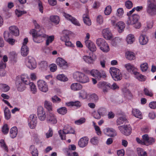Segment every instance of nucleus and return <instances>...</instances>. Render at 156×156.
<instances>
[{
  "label": "nucleus",
  "mask_w": 156,
  "mask_h": 156,
  "mask_svg": "<svg viewBox=\"0 0 156 156\" xmlns=\"http://www.w3.org/2000/svg\"><path fill=\"white\" fill-rule=\"evenodd\" d=\"M75 131L72 128L68 125H66L62 130L58 131V133L62 140L66 139V134H74Z\"/></svg>",
  "instance_id": "1"
},
{
  "label": "nucleus",
  "mask_w": 156,
  "mask_h": 156,
  "mask_svg": "<svg viewBox=\"0 0 156 156\" xmlns=\"http://www.w3.org/2000/svg\"><path fill=\"white\" fill-rule=\"evenodd\" d=\"M147 11L151 16L156 14V5L155 0H148Z\"/></svg>",
  "instance_id": "2"
},
{
  "label": "nucleus",
  "mask_w": 156,
  "mask_h": 156,
  "mask_svg": "<svg viewBox=\"0 0 156 156\" xmlns=\"http://www.w3.org/2000/svg\"><path fill=\"white\" fill-rule=\"evenodd\" d=\"M111 75L115 81L120 80L122 78V75L119 69L113 67L110 69Z\"/></svg>",
  "instance_id": "3"
},
{
  "label": "nucleus",
  "mask_w": 156,
  "mask_h": 156,
  "mask_svg": "<svg viewBox=\"0 0 156 156\" xmlns=\"http://www.w3.org/2000/svg\"><path fill=\"white\" fill-rule=\"evenodd\" d=\"M118 128L120 132L126 136L129 135L131 132L132 128L129 125L119 126Z\"/></svg>",
  "instance_id": "4"
},
{
  "label": "nucleus",
  "mask_w": 156,
  "mask_h": 156,
  "mask_svg": "<svg viewBox=\"0 0 156 156\" xmlns=\"http://www.w3.org/2000/svg\"><path fill=\"white\" fill-rule=\"evenodd\" d=\"M91 75L98 80H101V78H104L106 77V75L104 71L100 72L97 69H92L90 72Z\"/></svg>",
  "instance_id": "5"
},
{
  "label": "nucleus",
  "mask_w": 156,
  "mask_h": 156,
  "mask_svg": "<svg viewBox=\"0 0 156 156\" xmlns=\"http://www.w3.org/2000/svg\"><path fill=\"white\" fill-rule=\"evenodd\" d=\"M26 65L30 69H33L36 68L37 63L34 58L29 56L26 60Z\"/></svg>",
  "instance_id": "6"
},
{
  "label": "nucleus",
  "mask_w": 156,
  "mask_h": 156,
  "mask_svg": "<svg viewBox=\"0 0 156 156\" xmlns=\"http://www.w3.org/2000/svg\"><path fill=\"white\" fill-rule=\"evenodd\" d=\"M37 117L36 115L34 114H32L29 116L28 119V125L30 127L33 129L36 126L37 123Z\"/></svg>",
  "instance_id": "7"
},
{
  "label": "nucleus",
  "mask_w": 156,
  "mask_h": 156,
  "mask_svg": "<svg viewBox=\"0 0 156 156\" xmlns=\"http://www.w3.org/2000/svg\"><path fill=\"white\" fill-rule=\"evenodd\" d=\"M97 87L99 89H102L105 93L107 92L111 88L110 83L104 81L99 82L97 84Z\"/></svg>",
  "instance_id": "8"
},
{
  "label": "nucleus",
  "mask_w": 156,
  "mask_h": 156,
  "mask_svg": "<svg viewBox=\"0 0 156 156\" xmlns=\"http://www.w3.org/2000/svg\"><path fill=\"white\" fill-rule=\"evenodd\" d=\"M46 121L48 123L51 124L57 123V120L55 115L52 112H48L47 114Z\"/></svg>",
  "instance_id": "9"
},
{
  "label": "nucleus",
  "mask_w": 156,
  "mask_h": 156,
  "mask_svg": "<svg viewBox=\"0 0 156 156\" xmlns=\"http://www.w3.org/2000/svg\"><path fill=\"white\" fill-rule=\"evenodd\" d=\"M39 89L41 91L46 92L48 90V87L47 83L43 80H39L37 82Z\"/></svg>",
  "instance_id": "10"
},
{
  "label": "nucleus",
  "mask_w": 156,
  "mask_h": 156,
  "mask_svg": "<svg viewBox=\"0 0 156 156\" xmlns=\"http://www.w3.org/2000/svg\"><path fill=\"white\" fill-rule=\"evenodd\" d=\"M37 115L39 119L41 121L44 120L46 118L44 108L39 107L37 108Z\"/></svg>",
  "instance_id": "11"
},
{
  "label": "nucleus",
  "mask_w": 156,
  "mask_h": 156,
  "mask_svg": "<svg viewBox=\"0 0 156 156\" xmlns=\"http://www.w3.org/2000/svg\"><path fill=\"white\" fill-rule=\"evenodd\" d=\"M46 35L42 31L38 33L33 38L34 41L37 43H40L43 41V38L46 37Z\"/></svg>",
  "instance_id": "12"
},
{
  "label": "nucleus",
  "mask_w": 156,
  "mask_h": 156,
  "mask_svg": "<svg viewBox=\"0 0 156 156\" xmlns=\"http://www.w3.org/2000/svg\"><path fill=\"white\" fill-rule=\"evenodd\" d=\"M62 14L67 19L70 20L73 24L78 26H80V23L75 18L72 17L69 14L64 12Z\"/></svg>",
  "instance_id": "13"
},
{
  "label": "nucleus",
  "mask_w": 156,
  "mask_h": 156,
  "mask_svg": "<svg viewBox=\"0 0 156 156\" xmlns=\"http://www.w3.org/2000/svg\"><path fill=\"white\" fill-rule=\"evenodd\" d=\"M86 47L92 52L95 51L97 50V48L95 44L91 41H85Z\"/></svg>",
  "instance_id": "14"
},
{
  "label": "nucleus",
  "mask_w": 156,
  "mask_h": 156,
  "mask_svg": "<svg viewBox=\"0 0 156 156\" xmlns=\"http://www.w3.org/2000/svg\"><path fill=\"white\" fill-rule=\"evenodd\" d=\"M124 67L128 72L133 74H134L136 71H137V69L130 63L125 64Z\"/></svg>",
  "instance_id": "15"
},
{
  "label": "nucleus",
  "mask_w": 156,
  "mask_h": 156,
  "mask_svg": "<svg viewBox=\"0 0 156 156\" xmlns=\"http://www.w3.org/2000/svg\"><path fill=\"white\" fill-rule=\"evenodd\" d=\"M16 84L17 90L20 91H22L26 88L25 85L21 82L20 79L16 81Z\"/></svg>",
  "instance_id": "16"
},
{
  "label": "nucleus",
  "mask_w": 156,
  "mask_h": 156,
  "mask_svg": "<svg viewBox=\"0 0 156 156\" xmlns=\"http://www.w3.org/2000/svg\"><path fill=\"white\" fill-rule=\"evenodd\" d=\"M88 140L89 139L87 137H83L78 142V145L80 147H84L87 145Z\"/></svg>",
  "instance_id": "17"
},
{
  "label": "nucleus",
  "mask_w": 156,
  "mask_h": 156,
  "mask_svg": "<svg viewBox=\"0 0 156 156\" xmlns=\"http://www.w3.org/2000/svg\"><path fill=\"white\" fill-rule=\"evenodd\" d=\"M57 65L62 68L67 66V62L63 59L60 58H58L56 59Z\"/></svg>",
  "instance_id": "18"
},
{
  "label": "nucleus",
  "mask_w": 156,
  "mask_h": 156,
  "mask_svg": "<svg viewBox=\"0 0 156 156\" xmlns=\"http://www.w3.org/2000/svg\"><path fill=\"white\" fill-rule=\"evenodd\" d=\"M104 37L107 39H110L112 37V34L108 28L104 29L102 31Z\"/></svg>",
  "instance_id": "19"
},
{
  "label": "nucleus",
  "mask_w": 156,
  "mask_h": 156,
  "mask_svg": "<svg viewBox=\"0 0 156 156\" xmlns=\"http://www.w3.org/2000/svg\"><path fill=\"white\" fill-rule=\"evenodd\" d=\"M104 132L106 134L111 137H114L117 135L115 130L113 129L107 128L104 129Z\"/></svg>",
  "instance_id": "20"
},
{
  "label": "nucleus",
  "mask_w": 156,
  "mask_h": 156,
  "mask_svg": "<svg viewBox=\"0 0 156 156\" xmlns=\"http://www.w3.org/2000/svg\"><path fill=\"white\" fill-rule=\"evenodd\" d=\"M10 33L12 35L18 36L19 35V30L18 28L15 26H12L9 27Z\"/></svg>",
  "instance_id": "21"
},
{
  "label": "nucleus",
  "mask_w": 156,
  "mask_h": 156,
  "mask_svg": "<svg viewBox=\"0 0 156 156\" xmlns=\"http://www.w3.org/2000/svg\"><path fill=\"white\" fill-rule=\"evenodd\" d=\"M132 113L135 117L141 119L143 118L142 114L141 112L138 109L134 108L133 109Z\"/></svg>",
  "instance_id": "22"
},
{
  "label": "nucleus",
  "mask_w": 156,
  "mask_h": 156,
  "mask_svg": "<svg viewBox=\"0 0 156 156\" xmlns=\"http://www.w3.org/2000/svg\"><path fill=\"white\" fill-rule=\"evenodd\" d=\"M83 22L85 24L89 26L91 25V21L89 18L87 12L83 14Z\"/></svg>",
  "instance_id": "23"
},
{
  "label": "nucleus",
  "mask_w": 156,
  "mask_h": 156,
  "mask_svg": "<svg viewBox=\"0 0 156 156\" xmlns=\"http://www.w3.org/2000/svg\"><path fill=\"white\" fill-rule=\"evenodd\" d=\"M118 27V30L119 33H121L125 27V24L122 22L120 21L116 24V26Z\"/></svg>",
  "instance_id": "24"
},
{
  "label": "nucleus",
  "mask_w": 156,
  "mask_h": 156,
  "mask_svg": "<svg viewBox=\"0 0 156 156\" xmlns=\"http://www.w3.org/2000/svg\"><path fill=\"white\" fill-rule=\"evenodd\" d=\"M70 88L71 89L73 90H78L82 89V86L79 83H74L71 85Z\"/></svg>",
  "instance_id": "25"
},
{
  "label": "nucleus",
  "mask_w": 156,
  "mask_h": 156,
  "mask_svg": "<svg viewBox=\"0 0 156 156\" xmlns=\"http://www.w3.org/2000/svg\"><path fill=\"white\" fill-rule=\"evenodd\" d=\"M66 104L68 106H75L78 108L80 107L81 106V103L79 101L68 102L66 103Z\"/></svg>",
  "instance_id": "26"
},
{
  "label": "nucleus",
  "mask_w": 156,
  "mask_h": 156,
  "mask_svg": "<svg viewBox=\"0 0 156 156\" xmlns=\"http://www.w3.org/2000/svg\"><path fill=\"white\" fill-rule=\"evenodd\" d=\"M139 40L140 44L142 45L146 44L148 41L147 37L145 35L143 34L140 36Z\"/></svg>",
  "instance_id": "27"
},
{
  "label": "nucleus",
  "mask_w": 156,
  "mask_h": 156,
  "mask_svg": "<svg viewBox=\"0 0 156 156\" xmlns=\"http://www.w3.org/2000/svg\"><path fill=\"white\" fill-rule=\"evenodd\" d=\"M133 74L134 75L135 77L140 81H144L145 80L146 77L145 76L140 74L137 71H136Z\"/></svg>",
  "instance_id": "28"
},
{
  "label": "nucleus",
  "mask_w": 156,
  "mask_h": 156,
  "mask_svg": "<svg viewBox=\"0 0 156 156\" xmlns=\"http://www.w3.org/2000/svg\"><path fill=\"white\" fill-rule=\"evenodd\" d=\"M83 58L84 61L88 63L92 64L94 61V60L91 56H84Z\"/></svg>",
  "instance_id": "29"
},
{
  "label": "nucleus",
  "mask_w": 156,
  "mask_h": 156,
  "mask_svg": "<svg viewBox=\"0 0 156 156\" xmlns=\"http://www.w3.org/2000/svg\"><path fill=\"white\" fill-rule=\"evenodd\" d=\"M17 129L16 127H12L10 131V136L12 138L15 137L17 135Z\"/></svg>",
  "instance_id": "30"
},
{
  "label": "nucleus",
  "mask_w": 156,
  "mask_h": 156,
  "mask_svg": "<svg viewBox=\"0 0 156 156\" xmlns=\"http://www.w3.org/2000/svg\"><path fill=\"white\" fill-rule=\"evenodd\" d=\"M29 53V49L27 45H22L21 51V54L23 56H27Z\"/></svg>",
  "instance_id": "31"
},
{
  "label": "nucleus",
  "mask_w": 156,
  "mask_h": 156,
  "mask_svg": "<svg viewBox=\"0 0 156 156\" xmlns=\"http://www.w3.org/2000/svg\"><path fill=\"white\" fill-rule=\"evenodd\" d=\"M126 58L129 60H134L135 59V54L133 52L128 51L126 53Z\"/></svg>",
  "instance_id": "32"
},
{
  "label": "nucleus",
  "mask_w": 156,
  "mask_h": 156,
  "mask_svg": "<svg viewBox=\"0 0 156 156\" xmlns=\"http://www.w3.org/2000/svg\"><path fill=\"white\" fill-rule=\"evenodd\" d=\"M19 79L26 85H28L30 82L29 78H27V76L26 75H22L21 76L20 79Z\"/></svg>",
  "instance_id": "33"
},
{
  "label": "nucleus",
  "mask_w": 156,
  "mask_h": 156,
  "mask_svg": "<svg viewBox=\"0 0 156 156\" xmlns=\"http://www.w3.org/2000/svg\"><path fill=\"white\" fill-rule=\"evenodd\" d=\"M89 81V79L87 75L83 73L79 82L84 83H87Z\"/></svg>",
  "instance_id": "34"
},
{
  "label": "nucleus",
  "mask_w": 156,
  "mask_h": 156,
  "mask_svg": "<svg viewBox=\"0 0 156 156\" xmlns=\"http://www.w3.org/2000/svg\"><path fill=\"white\" fill-rule=\"evenodd\" d=\"M82 73H83L79 71L75 72L73 73V78L76 81L79 82Z\"/></svg>",
  "instance_id": "35"
},
{
  "label": "nucleus",
  "mask_w": 156,
  "mask_h": 156,
  "mask_svg": "<svg viewBox=\"0 0 156 156\" xmlns=\"http://www.w3.org/2000/svg\"><path fill=\"white\" fill-rule=\"evenodd\" d=\"M99 48L102 51L105 52H108L110 50L109 46L106 42L101 46H100Z\"/></svg>",
  "instance_id": "36"
},
{
  "label": "nucleus",
  "mask_w": 156,
  "mask_h": 156,
  "mask_svg": "<svg viewBox=\"0 0 156 156\" xmlns=\"http://www.w3.org/2000/svg\"><path fill=\"white\" fill-rule=\"evenodd\" d=\"M28 85L30 86V88L32 93L35 94L37 92V89L35 84L33 82H30Z\"/></svg>",
  "instance_id": "37"
},
{
  "label": "nucleus",
  "mask_w": 156,
  "mask_h": 156,
  "mask_svg": "<svg viewBox=\"0 0 156 156\" xmlns=\"http://www.w3.org/2000/svg\"><path fill=\"white\" fill-rule=\"evenodd\" d=\"M50 20L51 22L56 24L59 23L60 21L59 17L57 16H52L50 17Z\"/></svg>",
  "instance_id": "38"
},
{
  "label": "nucleus",
  "mask_w": 156,
  "mask_h": 156,
  "mask_svg": "<svg viewBox=\"0 0 156 156\" xmlns=\"http://www.w3.org/2000/svg\"><path fill=\"white\" fill-rule=\"evenodd\" d=\"M30 150L32 156H38V151L34 146L31 145L30 147Z\"/></svg>",
  "instance_id": "39"
},
{
  "label": "nucleus",
  "mask_w": 156,
  "mask_h": 156,
  "mask_svg": "<svg viewBox=\"0 0 156 156\" xmlns=\"http://www.w3.org/2000/svg\"><path fill=\"white\" fill-rule=\"evenodd\" d=\"M45 107L48 110L49 112L52 110V104L49 101H45L44 102Z\"/></svg>",
  "instance_id": "40"
},
{
  "label": "nucleus",
  "mask_w": 156,
  "mask_h": 156,
  "mask_svg": "<svg viewBox=\"0 0 156 156\" xmlns=\"http://www.w3.org/2000/svg\"><path fill=\"white\" fill-rule=\"evenodd\" d=\"M126 41L129 44L132 43L135 40V38L133 35L129 34L126 37Z\"/></svg>",
  "instance_id": "41"
},
{
  "label": "nucleus",
  "mask_w": 156,
  "mask_h": 156,
  "mask_svg": "<svg viewBox=\"0 0 156 156\" xmlns=\"http://www.w3.org/2000/svg\"><path fill=\"white\" fill-rule=\"evenodd\" d=\"M4 114L5 118L7 120L9 119L11 117L10 112L8 108L5 107L4 110Z\"/></svg>",
  "instance_id": "42"
},
{
  "label": "nucleus",
  "mask_w": 156,
  "mask_h": 156,
  "mask_svg": "<svg viewBox=\"0 0 156 156\" xmlns=\"http://www.w3.org/2000/svg\"><path fill=\"white\" fill-rule=\"evenodd\" d=\"M57 111L59 114L62 115H64L67 113V110L66 107H62L58 109Z\"/></svg>",
  "instance_id": "43"
},
{
  "label": "nucleus",
  "mask_w": 156,
  "mask_h": 156,
  "mask_svg": "<svg viewBox=\"0 0 156 156\" xmlns=\"http://www.w3.org/2000/svg\"><path fill=\"white\" fill-rule=\"evenodd\" d=\"M122 40L121 38L116 37L112 41V43L113 45L115 46L117 44L120 43Z\"/></svg>",
  "instance_id": "44"
},
{
  "label": "nucleus",
  "mask_w": 156,
  "mask_h": 156,
  "mask_svg": "<svg viewBox=\"0 0 156 156\" xmlns=\"http://www.w3.org/2000/svg\"><path fill=\"white\" fill-rule=\"evenodd\" d=\"M126 121V119L124 117H121L118 119L117 120V125H120Z\"/></svg>",
  "instance_id": "45"
},
{
  "label": "nucleus",
  "mask_w": 156,
  "mask_h": 156,
  "mask_svg": "<svg viewBox=\"0 0 156 156\" xmlns=\"http://www.w3.org/2000/svg\"><path fill=\"white\" fill-rule=\"evenodd\" d=\"M105 42V40L101 38H98L96 40V44L99 47Z\"/></svg>",
  "instance_id": "46"
},
{
  "label": "nucleus",
  "mask_w": 156,
  "mask_h": 156,
  "mask_svg": "<svg viewBox=\"0 0 156 156\" xmlns=\"http://www.w3.org/2000/svg\"><path fill=\"white\" fill-rule=\"evenodd\" d=\"M57 78L61 81H66L68 80V78L63 74L58 75L57 76Z\"/></svg>",
  "instance_id": "47"
},
{
  "label": "nucleus",
  "mask_w": 156,
  "mask_h": 156,
  "mask_svg": "<svg viewBox=\"0 0 156 156\" xmlns=\"http://www.w3.org/2000/svg\"><path fill=\"white\" fill-rule=\"evenodd\" d=\"M79 97L83 99H85L87 98V92L83 90H81L79 93Z\"/></svg>",
  "instance_id": "48"
},
{
  "label": "nucleus",
  "mask_w": 156,
  "mask_h": 156,
  "mask_svg": "<svg viewBox=\"0 0 156 156\" xmlns=\"http://www.w3.org/2000/svg\"><path fill=\"white\" fill-rule=\"evenodd\" d=\"M111 7L110 5H108L105 8L104 11V13L105 15H108L111 13Z\"/></svg>",
  "instance_id": "49"
},
{
  "label": "nucleus",
  "mask_w": 156,
  "mask_h": 156,
  "mask_svg": "<svg viewBox=\"0 0 156 156\" xmlns=\"http://www.w3.org/2000/svg\"><path fill=\"white\" fill-rule=\"evenodd\" d=\"M39 65L40 67L42 69H46L48 66L47 63L45 61H41L39 63Z\"/></svg>",
  "instance_id": "50"
},
{
  "label": "nucleus",
  "mask_w": 156,
  "mask_h": 156,
  "mask_svg": "<svg viewBox=\"0 0 156 156\" xmlns=\"http://www.w3.org/2000/svg\"><path fill=\"white\" fill-rule=\"evenodd\" d=\"M140 66L141 70L142 72H146L148 68L147 64L146 63L141 64Z\"/></svg>",
  "instance_id": "51"
},
{
  "label": "nucleus",
  "mask_w": 156,
  "mask_h": 156,
  "mask_svg": "<svg viewBox=\"0 0 156 156\" xmlns=\"http://www.w3.org/2000/svg\"><path fill=\"white\" fill-rule=\"evenodd\" d=\"M131 16L132 19L133 20L132 22H131V23H133V22H134L135 23V22L138 21V20L140 18L138 15L136 14H133Z\"/></svg>",
  "instance_id": "52"
},
{
  "label": "nucleus",
  "mask_w": 156,
  "mask_h": 156,
  "mask_svg": "<svg viewBox=\"0 0 156 156\" xmlns=\"http://www.w3.org/2000/svg\"><path fill=\"white\" fill-rule=\"evenodd\" d=\"M90 98L91 100L94 102H97L98 100V96L95 94H93L90 95Z\"/></svg>",
  "instance_id": "53"
},
{
  "label": "nucleus",
  "mask_w": 156,
  "mask_h": 156,
  "mask_svg": "<svg viewBox=\"0 0 156 156\" xmlns=\"http://www.w3.org/2000/svg\"><path fill=\"white\" fill-rule=\"evenodd\" d=\"M51 99L52 101L54 103H59L61 101V99L56 95L52 97L51 98Z\"/></svg>",
  "instance_id": "54"
},
{
  "label": "nucleus",
  "mask_w": 156,
  "mask_h": 156,
  "mask_svg": "<svg viewBox=\"0 0 156 156\" xmlns=\"http://www.w3.org/2000/svg\"><path fill=\"white\" fill-rule=\"evenodd\" d=\"M90 142L93 145H97L98 143L99 139L96 137L92 138L90 140Z\"/></svg>",
  "instance_id": "55"
},
{
  "label": "nucleus",
  "mask_w": 156,
  "mask_h": 156,
  "mask_svg": "<svg viewBox=\"0 0 156 156\" xmlns=\"http://www.w3.org/2000/svg\"><path fill=\"white\" fill-rule=\"evenodd\" d=\"M54 36H51L47 37V39L46 41V45L48 46L50 43H51L54 40Z\"/></svg>",
  "instance_id": "56"
},
{
  "label": "nucleus",
  "mask_w": 156,
  "mask_h": 156,
  "mask_svg": "<svg viewBox=\"0 0 156 156\" xmlns=\"http://www.w3.org/2000/svg\"><path fill=\"white\" fill-rule=\"evenodd\" d=\"M86 121V119L84 118H81L75 121V123L76 124L80 125L84 122Z\"/></svg>",
  "instance_id": "57"
},
{
  "label": "nucleus",
  "mask_w": 156,
  "mask_h": 156,
  "mask_svg": "<svg viewBox=\"0 0 156 156\" xmlns=\"http://www.w3.org/2000/svg\"><path fill=\"white\" fill-rule=\"evenodd\" d=\"M125 5L127 8L130 9L133 7V4L132 2L129 0H128L125 2Z\"/></svg>",
  "instance_id": "58"
},
{
  "label": "nucleus",
  "mask_w": 156,
  "mask_h": 156,
  "mask_svg": "<svg viewBox=\"0 0 156 156\" xmlns=\"http://www.w3.org/2000/svg\"><path fill=\"white\" fill-rule=\"evenodd\" d=\"M37 8L40 12L42 13L43 12V7L41 2L40 0L38 2Z\"/></svg>",
  "instance_id": "59"
},
{
  "label": "nucleus",
  "mask_w": 156,
  "mask_h": 156,
  "mask_svg": "<svg viewBox=\"0 0 156 156\" xmlns=\"http://www.w3.org/2000/svg\"><path fill=\"white\" fill-rule=\"evenodd\" d=\"M0 143L2 147L4 149L6 152H8V148L7 146L5 144L4 140H1L0 141Z\"/></svg>",
  "instance_id": "60"
},
{
  "label": "nucleus",
  "mask_w": 156,
  "mask_h": 156,
  "mask_svg": "<svg viewBox=\"0 0 156 156\" xmlns=\"http://www.w3.org/2000/svg\"><path fill=\"white\" fill-rule=\"evenodd\" d=\"M9 128L7 124H5L2 128V132L5 134H6L8 133Z\"/></svg>",
  "instance_id": "61"
},
{
  "label": "nucleus",
  "mask_w": 156,
  "mask_h": 156,
  "mask_svg": "<svg viewBox=\"0 0 156 156\" xmlns=\"http://www.w3.org/2000/svg\"><path fill=\"white\" fill-rule=\"evenodd\" d=\"M15 13L16 15L18 17H20L23 14H26L27 12L25 11H22L20 10L16 9L15 11Z\"/></svg>",
  "instance_id": "62"
},
{
  "label": "nucleus",
  "mask_w": 156,
  "mask_h": 156,
  "mask_svg": "<svg viewBox=\"0 0 156 156\" xmlns=\"http://www.w3.org/2000/svg\"><path fill=\"white\" fill-rule=\"evenodd\" d=\"M149 137L148 135L147 134H145L142 136L143 138V143H142L143 144H144V145H145L146 144V142H147V141Z\"/></svg>",
  "instance_id": "63"
},
{
  "label": "nucleus",
  "mask_w": 156,
  "mask_h": 156,
  "mask_svg": "<svg viewBox=\"0 0 156 156\" xmlns=\"http://www.w3.org/2000/svg\"><path fill=\"white\" fill-rule=\"evenodd\" d=\"M124 11L122 8H119L117 10V15L119 17H121L123 15Z\"/></svg>",
  "instance_id": "64"
}]
</instances>
